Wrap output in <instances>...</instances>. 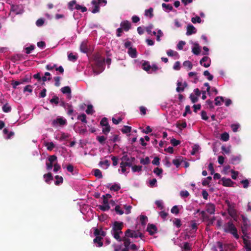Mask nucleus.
<instances>
[{
    "label": "nucleus",
    "mask_w": 251,
    "mask_h": 251,
    "mask_svg": "<svg viewBox=\"0 0 251 251\" xmlns=\"http://www.w3.org/2000/svg\"><path fill=\"white\" fill-rule=\"evenodd\" d=\"M123 223L115 222L112 228V234L114 237L117 240L121 241L123 240L120 237V234H122V229Z\"/></svg>",
    "instance_id": "f257e3e1"
},
{
    "label": "nucleus",
    "mask_w": 251,
    "mask_h": 251,
    "mask_svg": "<svg viewBox=\"0 0 251 251\" xmlns=\"http://www.w3.org/2000/svg\"><path fill=\"white\" fill-rule=\"evenodd\" d=\"M125 236L126 237L138 238L140 237L141 239L144 237L143 234L139 230H133L128 229L125 232Z\"/></svg>",
    "instance_id": "f03ea898"
},
{
    "label": "nucleus",
    "mask_w": 251,
    "mask_h": 251,
    "mask_svg": "<svg viewBox=\"0 0 251 251\" xmlns=\"http://www.w3.org/2000/svg\"><path fill=\"white\" fill-rule=\"evenodd\" d=\"M227 227L225 229L226 232H230L236 239L239 238V236L237 233V229L232 223L229 222L227 224Z\"/></svg>",
    "instance_id": "7ed1b4c3"
},
{
    "label": "nucleus",
    "mask_w": 251,
    "mask_h": 251,
    "mask_svg": "<svg viewBox=\"0 0 251 251\" xmlns=\"http://www.w3.org/2000/svg\"><path fill=\"white\" fill-rule=\"evenodd\" d=\"M124 241V245L126 247V249L127 250H138L137 247L134 244H132L130 245V240L126 237L124 238L123 239Z\"/></svg>",
    "instance_id": "20e7f679"
},
{
    "label": "nucleus",
    "mask_w": 251,
    "mask_h": 251,
    "mask_svg": "<svg viewBox=\"0 0 251 251\" xmlns=\"http://www.w3.org/2000/svg\"><path fill=\"white\" fill-rule=\"evenodd\" d=\"M250 226H242V231L243 234V235L242 236L243 241H246V243L247 242V240L248 239H250V234L249 232V228Z\"/></svg>",
    "instance_id": "39448f33"
},
{
    "label": "nucleus",
    "mask_w": 251,
    "mask_h": 251,
    "mask_svg": "<svg viewBox=\"0 0 251 251\" xmlns=\"http://www.w3.org/2000/svg\"><path fill=\"white\" fill-rule=\"evenodd\" d=\"M200 64L204 67H208L211 64L210 59L207 56H204L201 60Z\"/></svg>",
    "instance_id": "423d86ee"
},
{
    "label": "nucleus",
    "mask_w": 251,
    "mask_h": 251,
    "mask_svg": "<svg viewBox=\"0 0 251 251\" xmlns=\"http://www.w3.org/2000/svg\"><path fill=\"white\" fill-rule=\"evenodd\" d=\"M95 60L96 62L97 65L99 67L101 68L102 67L104 63V59L101 58L99 54H97L95 57Z\"/></svg>",
    "instance_id": "0eeeda50"
},
{
    "label": "nucleus",
    "mask_w": 251,
    "mask_h": 251,
    "mask_svg": "<svg viewBox=\"0 0 251 251\" xmlns=\"http://www.w3.org/2000/svg\"><path fill=\"white\" fill-rule=\"evenodd\" d=\"M147 231L150 234L153 235L157 231L156 226L153 224H149L147 227Z\"/></svg>",
    "instance_id": "6e6552de"
},
{
    "label": "nucleus",
    "mask_w": 251,
    "mask_h": 251,
    "mask_svg": "<svg viewBox=\"0 0 251 251\" xmlns=\"http://www.w3.org/2000/svg\"><path fill=\"white\" fill-rule=\"evenodd\" d=\"M215 209V205L213 204L208 203L206 206V211L210 214H213L214 213Z\"/></svg>",
    "instance_id": "1a4fd4ad"
},
{
    "label": "nucleus",
    "mask_w": 251,
    "mask_h": 251,
    "mask_svg": "<svg viewBox=\"0 0 251 251\" xmlns=\"http://www.w3.org/2000/svg\"><path fill=\"white\" fill-rule=\"evenodd\" d=\"M196 31V29L193 25H189L187 27L186 34L187 35H190L192 34L195 33Z\"/></svg>",
    "instance_id": "9d476101"
},
{
    "label": "nucleus",
    "mask_w": 251,
    "mask_h": 251,
    "mask_svg": "<svg viewBox=\"0 0 251 251\" xmlns=\"http://www.w3.org/2000/svg\"><path fill=\"white\" fill-rule=\"evenodd\" d=\"M66 124V120L61 118H57L52 122V125L53 126H56L59 125L60 126L64 125Z\"/></svg>",
    "instance_id": "9b49d317"
},
{
    "label": "nucleus",
    "mask_w": 251,
    "mask_h": 251,
    "mask_svg": "<svg viewBox=\"0 0 251 251\" xmlns=\"http://www.w3.org/2000/svg\"><path fill=\"white\" fill-rule=\"evenodd\" d=\"M121 26L125 31H128L130 28L131 24L128 21H126L121 23Z\"/></svg>",
    "instance_id": "f8f14e48"
},
{
    "label": "nucleus",
    "mask_w": 251,
    "mask_h": 251,
    "mask_svg": "<svg viewBox=\"0 0 251 251\" xmlns=\"http://www.w3.org/2000/svg\"><path fill=\"white\" fill-rule=\"evenodd\" d=\"M102 237L100 236H97L94 239V243L97 247H101L103 245V243L101 241Z\"/></svg>",
    "instance_id": "ddd939ff"
},
{
    "label": "nucleus",
    "mask_w": 251,
    "mask_h": 251,
    "mask_svg": "<svg viewBox=\"0 0 251 251\" xmlns=\"http://www.w3.org/2000/svg\"><path fill=\"white\" fill-rule=\"evenodd\" d=\"M222 180L223 181V185L225 186H230L233 183V182L229 178H226L223 177Z\"/></svg>",
    "instance_id": "4468645a"
},
{
    "label": "nucleus",
    "mask_w": 251,
    "mask_h": 251,
    "mask_svg": "<svg viewBox=\"0 0 251 251\" xmlns=\"http://www.w3.org/2000/svg\"><path fill=\"white\" fill-rule=\"evenodd\" d=\"M128 53L129 55L132 58H135L136 57V50L135 49H133L131 47H130L128 49Z\"/></svg>",
    "instance_id": "2eb2a0df"
},
{
    "label": "nucleus",
    "mask_w": 251,
    "mask_h": 251,
    "mask_svg": "<svg viewBox=\"0 0 251 251\" xmlns=\"http://www.w3.org/2000/svg\"><path fill=\"white\" fill-rule=\"evenodd\" d=\"M228 213L232 217L234 218L236 216V211L233 207L229 206L228 207Z\"/></svg>",
    "instance_id": "dca6fc26"
},
{
    "label": "nucleus",
    "mask_w": 251,
    "mask_h": 251,
    "mask_svg": "<svg viewBox=\"0 0 251 251\" xmlns=\"http://www.w3.org/2000/svg\"><path fill=\"white\" fill-rule=\"evenodd\" d=\"M201 51V49L198 44L195 45V47L192 49V52L196 55L200 54Z\"/></svg>",
    "instance_id": "f3484780"
},
{
    "label": "nucleus",
    "mask_w": 251,
    "mask_h": 251,
    "mask_svg": "<svg viewBox=\"0 0 251 251\" xmlns=\"http://www.w3.org/2000/svg\"><path fill=\"white\" fill-rule=\"evenodd\" d=\"M181 248L182 249L186 250V251H190L192 249V244H191L188 242L183 243V245Z\"/></svg>",
    "instance_id": "a211bd4d"
},
{
    "label": "nucleus",
    "mask_w": 251,
    "mask_h": 251,
    "mask_svg": "<svg viewBox=\"0 0 251 251\" xmlns=\"http://www.w3.org/2000/svg\"><path fill=\"white\" fill-rule=\"evenodd\" d=\"M61 91L63 94H68L70 96V97H71L70 94L71 93V90L69 86H66L62 88Z\"/></svg>",
    "instance_id": "6ab92c4d"
},
{
    "label": "nucleus",
    "mask_w": 251,
    "mask_h": 251,
    "mask_svg": "<svg viewBox=\"0 0 251 251\" xmlns=\"http://www.w3.org/2000/svg\"><path fill=\"white\" fill-rule=\"evenodd\" d=\"M142 68L147 72H150L151 70V66L148 62H144L142 64Z\"/></svg>",
    "instance_id": "aec40b11"
},
{
    "label": "nucleus",
    "mask_w": 251,
    "mask_h": 251,
    "mask_svg": "<svg viewBox=\"0 0 251 251\" xmlns=\"http://www.w3.org/2000/svg\"><path fill=\"white\" fill-rule=\"evenodd\" d=\"M44 177L45 179V181L47 183H49V182L53 179V176L50 173H49L47 174H45L44 175Z\"/></svg>",
    "instance_id": "412c9836"
},
{
    "label": "nucleus",
    "mask_w": 251,
    "mask_h": 251,
    "mask_svg": "<svg viewBox=\"0 0 251 251\" xmlns=\"http://www.w3.org/2000/svg\"><path fill=\"white\" fill-rule=\"evenodd\" d=\"M92 3L95 6L94 8L92 10V13H95L99 11V7L96 0H94L92 1Z\"/></svg>",
    "instance_id": "4be33fe9"
},
{
    "label": "nucleus",
    "mask_w": 251,
    "mask_h": 251,
    "mask_svg": "<svg viewBox=\"0 0 251 251\" xmlns=\"http://www.w3.org/2000/svg\"><path fill=\"white\" fill-rule=\"evenodd\" d=\"M224 99L222 97H217L215 99V104L216 105H220L221 104V101H224Z\"/></svg>",
    "instance_id": "5701e85b"
},
{
    "label": "nucleus",
    "mask_w": 251,
    "mask_h": 251,
    "mask_svg": "<svg viewBox=\"0 0 251 251\" xmlns=\"http://www.w3.org/2000/svg\"><path fill=\"white\" fill-rule=\"evenodd\" d=\"M80 50L84 53H86L88 51V49L86 43H82L80 46Z\"/></svg>",
    "instance_id": "b1692460"
},
{
    "label": "nucleus",
    "mask_w": 251,
    "mask_h": 251,
    "mask_svg": "<svg viewBox=\"0 0 251 251\" xmlns=\"http://www.w3.org/2000/svg\"><path fill=\"white\" fill-rule=\"evenodd\" d=\"M229 138V135L226 132L222 133L221 135V139L224 141H227Z\"/></svg>",
    "instance_id": "393cba45"
},
{
    "label": "nucleus",
    "mask_w": 251,
    "mask_h": 251,
    "mask_svg": "<svg viewBox=\"0 0 251 251\" xmlns=\"http://www.w3.org/2000/svg\"><path fill=\"white\" fill-rule=\"evenodd\" d=\"M55 178L56 180L55 182V184L56 185H58L60 183H62L63 181V177L61 176H55Z\"/></svg>",
    "instance_id": "a878e982"
},
{
    "label": "nucleus",
    "mask_w": 251,
    "mask_h": 251,
    "mask_svg": "<svg viewBox=\"0 0 251 251\" xmlns=\"http://www.w3.org/2000/svg\"><path fill=\"white\" fill-rule=\"evenodd\" d=\"M153 8H150L148 10L145 11V15L147 16H149L150 18L153 17Z\"/></svg>",
    "instance_id": "bb28decb"
},
{
    "label": "nucleus",
    "mask_w": 251,
    "mask_h": 251,
    "mask_svg": "<svg viewBox=\"0 0 251 251\" xmlns=\"http://www.w3.org/2000/svg\"><path fill=\"white\" fill-rule=\"evenodd\" d=\"M77 119L81 120V122L86 123L87 120H86V116L84 114H82L81 115H78L77 117Z\"/></svg>",
    "instance_id": "cd10ccee"
},
{
    "label": "nucleus",
    "mask_w": 251,
    "mask_h": 251,
    "mask_svg": "<svg viewBox=\"0 0 251 251\" xmlns=\"http://www.w3.org/2000/svg\"><path fill=\"white\" fill-rule=\"evenodd\" d=\"M200 149V147L198 145H194L193 147V150L191 151V154L194 155L196 152H197Z\"/></svg>",
    "instance_id": "c85d7f7f"
},
{
    "label": "nucleus",
    "mask_w": 251,
    "mask_h": 251,
    "mask_svg": "<svg viewBox=\"0 0 251 251\" xmlns=\"http://www.w3.org/2000/svg\"><path fill=\"white\" fill-rule=\"evenodd\" d=\"M185 87L182 86L181 82H178L177 83V87L176 88V91L178 92L183 91L184 90Z\"/></svg>",
    "instance_id": "c756f323"
},
{
    "label": "nucleus",
    "mask_w": 251,
    "mask_h": 251,
    "mask_svg": "<svg viewBox=\"0 0 251 251\" xmlns=\"http://www.w3.org/2000/svg\"><path fill=\"white\" fill-rule=\"evenodd\" d=\"M203 75L207 77V79L209 80H212L213 79V76L212 75L210 74V73L208 71H205L203 73Z\"/></svg>",
    "instance_id": "7c9ffc66"
},
{
    "label": "nucleus",
    "mask_w": 251,
    "mask_h": 251,
    "mask_svg": "<svg viewBox=\"0 0 251 251\" xmlns=\"http://www.w3.org/2000/svg\"><path fill=\"white\" fill-rule=\"evenodd\" d=\"M247 242L246 243V241H244V243L245 244V246L246 247V249L249 250H251V242L250 240V239H248L247 240Z\"/></svg>",
    "instance_id": "2f4dec72"
},
{
    "label": "nucleus",
    "mask_w": 251,
    "mask_h": 251,
    "mask_svg": "<svg viewBox=\"0 0 251 251\" xmlns=\"http://www.w3.org/2000/svg\"><path fill=\"white\" fill-rule=\"evenodd\" d=\"M131 128L130 126H124V128L122 129V131L125 133H128L130 132Z\"/></svg>",
    "instance_id": "473e14b6"
},
{
    "label": "nucleus",
    "mask_w": 251,
    "mask_h": 251,
    "mask_svg": "<svg viewBox=\"0 0 251 251\" xmlns=\"http://www.w3.org/2000/svg\"><path fill=\"white\" fill-rule=\"evenodd\" d=\"M86 112L88 114H92L94 113V110L92 105H89L88 106L87 109L86 110Z\"/></svg>",
    "instance_id": "72a5a7b5"
},
{
    "label": "nucleus",
    "mask_w": 251,
    "mask_h": 251,
    "mask_svg": "<svg viewBox=\"0 0 251 251\" xmlns=\"http://www.w3.org/2000/svg\"><path fill=\"white\" fill-rule=\"evenodd\" d=\"M11 107L7 104L4 105L2 106V110L4 112H8L11 111Z\"/></svg>",
    "instance_id": "f704fd0d"
},
{
    "label": "nucleus",
    "mask_w": 251,
    "mask_h": 251,
    "mask_svg": "<svg viewBox=\"0 0 251 251\" xmlns=\"http://www.w3.org/2000/svg\"><path fill=\"white\" fill-rule=\"evenodd\" d=\"M46 146L48 150L51 151L54 148V144L52 142L47 143Z\"/></svg>",
    "instance_id": "c9c22d12"
},
{
    "label": "nucleus",
    "mask_w": 251,
    "mask_h": 251,
    "mask_svg": "<svg viewBox=\"0 0 251 251\" xmlns=\"http://www.w3.org/2000/svg\"><path fill=\"white\" fill-rule=\"evenodd\" d=\"M75 8L77 10H81L82 12H84L87 11V8L85 7L82 6L79 4H76Z\"/></svg>",
    "instance_id": "e433bc0d"
},
{
    "label": "nucleus",
    "mask_w": 251,
    "mask_h": 251,
    "mask_svg": "<svg viewBox=\"0 0 251 251\" xmlns=\"http://www.w3.org/2000/svg\"><path fill=\"white\" fill-rule=\"evenodd\" d=\"M50 103H55L56 105L58 104V103H59V98L58 97H56V96H54L53 97L52 99H51L50 100Z\"/></svg>",
    "instance_id": "4c0bfd02"
},
{
    "label": "nucleus",
    "mask_w": 251,
    "mask_h": 251,
    "mask_svg": "<svg viewBox=\"0 0 251 251\" xmlns=\"http://www.w3.org/2000/svg\"><path fill=\"white\" fill-rule=\"evenodd\" d=\"M110 206H109L108 204H103L102 205H100V209L102 211L108 210Z\"/></svg>",
    "instance_id": "58836bf2"
},
{
    "label": "nucleus",
    "mask_w": 251,
    "mask_h": 251,
    "mask_svg": "<svg viewBox=\"0 0 251 251\" xmlns=\"http://www.w3.org/2000/svg\"><path fill=\"white\" fill-rule=\"evenodd\" d=\"M171 143L174 146H176L178 145H179L180 143V141L177 140L175 138H173L170 141Z\"/></svg>",
    "instance_id": "ea45409f"
},
{
    "label": "nucleus",
    "mask_w": 251,
    "mask_h": 251,
    "mask_svg": "<svg viewBox=\"0 0 251 251\" xmlns=\"http://www.w3.org/2000/svg\"><path fill=\"white\" fill-rule=\"evenodd\" d=\"M150 159H149V157H146L145 159L144 158H142L141 159V161H140V162L141 163L144 164V165H146V164H148L150 163Z\"/></svg>",
    "instance_id": "a19ab883"
},
{
    "label": "nucleus",
    "mask_w": 251,
    "mask_h": 251,
    "mask_svg": "<svg viewBox=\"0 0 251 251\" xmlns=\"http://www.w3.org/2000/svg\"><path fill=\"white\" fill-rule=\"evenodd\" d=\"M192 22L195 24L196 23H200L201 22V19L199 16H196V17H193L191 19Z\"/></svg>",
    "instance_id": "79ce46f5"
},
{
    "label": "nucleus",
    "mask_w": 251,
    "mask_h": 251,
    "mask_svg": "<svg viewBox=\"0 0 251 251\" xmlns=\"http://www.w3.org/2000/svg\"><path fill=\"white\" fill-rule=\"evenodd\" d=\"M120 188L121 187L119 185L115 184L110 187V190L114 191H117L120 189Z\"/></svg>",
    "instance_id": "37998d69"
},
{
    "label": "nucleus",
    "mask_w": 251,
    "mask_h": 251,
    "mask_svg": "<svg viewBox=\"0 0 251 251\" xmlns=\"http://www.w3.org/2000/svg\"><path fill=\"white\" fill-rule=\"evenodd\" d=\"M183 65L185 67H187L189 69H191L193 67V65L190 61H186L184 62Z\"/></svg>",
    "instance_id": "c03bdc74"
},
{
    "label": "nucleus",
    "mask_w": 251,
    "mask_h": 251,
    "mask_svg": "<svg viewBox=\"0 0 251 251\" xmlns=\"http://www.w3.org/2000/svg\"><path fill=\"white\" fill-rule=\"evenodd\" d=\"M100 125L102 126H109L107 120L106 118H103L102 119V120L100 121Z\"/></svg>",
    "instance_id": "a18cd8bd"
},
{
    "label": "nucleus",
    "mask_w": 251,
    "mask_h": 251,
    "mask_svg": "<svg viewBox=\"0 0 251 251\" xmlns=\"http://www.w3.org/2000/svg\"><path fill=\"white\" fill-rule=\"evenodd\" d=\"M147 221V217L145 215H141L140 216V221L142 225H145Z\"/></svg>",
    "instance_id": "49530a36"
},
{
    "label": "nucleus",
    "mask_w": 251,
    "mask_h": 251,
    "mask_svg": "<svg viewBox=\"0 0 251 251\" xmlns=\"http://www.w3.org/2000/svg\"><path fill=\"white\" fill-rule=\"evenodd\" d=\"M162 6L163 8H165L166 9H168L170 11H172L173 9V6L170 4H167L166 3H162Z\"/></svg>",
    "instance_id": "de8ad7c7"
},
{
    "label": "nucleus",
    "mask_w": 251,
    "mask_h": 251,
    "mask_svg": "<svg viewBox=\"0 0 251 251\" xmlns=\"http://www.w3.org/2000/svg\"><path fill=\"white\" fill-rule=\"evenodd\" d=\"M185 45V42L182 41H180L178 43L177 47L179 50H181L183 48V46Z\"/></svg>",
    "instance_id": "09e8293b"
},
{
    "label": "nucleus",
    "mask_w": 251,
    "mask_h": 251,
    "mask_svg": "<svg viewBox=\"0 0 251 251\" xmlns=\"http://www.w3.org/2000/svg\"><path fill=\"white\" fill-rule=\"evenodd\" d=\"M95 176L98 178H101L102 176L101 172L99 169H96L95 171Z\"/></svg>",
    "instance_id": "8fccbe9b"
},
{
    "label": "nucleus",
    "mask_w": 251,
    "mask_h": 251,
    "mask_svg": "<svg viewBox=\"0 0 251 251\" xmlns=\"http://www.w3.org/2000/svg\"><path fill=\"white\" fill-rule=\"evenodd\" d=\"M142 167L141 166H134L132 167L133 172H140L142 170Z\"/></svg>",
    "instance_id": "3c124183"
},
{
    "label": "nucleus",
    "mask_w": 251,
    "mask_h": 251,
    "mask_svg": "<svg viewBox=\"0 0 251 251\" xmlns=\"http://www.w3.org/2000/svg\"><path fill=\"white\" fill-rule=\"evenodd\" d=\"M76 4H77L76 3V1L75 0H73L72 1H71L69 3H68V6H69V8L71 9V10H73V7L74 5H75L76 6Z\"/></svg>",
    "instance_id": "603ef678"
},
{
    "label": "nucleus",
    "mask_w": 251,
    "mask_h": 251,
    "mask_svg": "<svg viewBox=\"0 0 251 251\" xmlns=\"http://www.w3.org/2000/svg\"><path fill=\"white\" fill-rule=\"evenodd\" d=\"M173 223L177 227H179L181 226V221L179 219H175Z\"/></svg>",
    "instance_id": "864d4df0"
},
{
    "label": "nucleus",
    "mask_w": 251,
    "mask_h": 251,
    "mask_svg": "<svg viewBox=\"0 0 251 251\" xmlns=\"http://www.w3.org/2000/svg\"><path fill=\"white\" fill-rule=\"evenodd\" d=\"M110 127L109 126H103L102 132L104 134L108 133L110 131Z\"/></svg>",
    "instance_id": "5fc2aeb1"
},
{
    "label": "nucleus",
    "mask_w": 251,
    "mask_h": 251,
    "mask_svg": "<svg viewBox=\"0 0 251 251\" xmlns=\"http://www.w3.org/2000/svg\"><path fill=\"white\" fill-rule=\"evenodd\" d=\"M115 210L117 213L120 215H122L124 213V211L121 209L120 206L119 205L116 206Z\"/></svg>",
    "instance_id": "6e6d98bb"
},
{
    "label": "nucleus",
    "mask_w": 251,
    "mask_h": 251,
    "mask_svg": "<svg viewBox=\"0 0 251 251\" xmlns=\"http://www.w3.org/2000/svg\"><path fill=\"white\" fill-rule=\"evenodd\" d=\"M180 195L182 197L187 198L189 196V193L187 191H182L180 192Z\"/></svg>",
    "instance_id": "4d7b16f0"
},
{
    "label": "nucleus",
    "mask_w": 251,
    "mask_h": 251,
    "mask_svg": "<svg viewBox=\"0 0 251 251\" xmlns=\"http://www.w3.org/2000/svg\"><path fill=\"white\" fill-rule=\"evenodd\" d=\"M154 173H155L156 175L159 176L162 173V170L161 169H159L158 168H156L154 169L153 171Z\"/></svg>",
    "instance_id": "13d9d810"
},
{
    "label": "nucleus",
    "mask_w": 251,
    "mask_h": 251,
    "mask_svg": "<svg viewBox=\"0 0 251 251\" xmlns=\"http://www.w3.org/2000/svg\"><path fill=\"white\" fill-rule=\"evenodd\" d=\"M190 98L191 99V100L193 103L196 102L198 100V97H195L193 94H191L190 96Z\"/></svg>",
    "instance_id": "bf43d9fd"
},
{
    "label": "nucleus",
    "mask_w": 251,
    "mask_h": 251,
    "mask_svg": "<svg viewBox=\"0 0 251 251\" xmlns=\"http://www.w3.org/2000/svg\"><path fill=\"white\" fill-rule=\"evenodd\" d=\"M97 140L100 144H103L106 138L104 136H98L97 137Z\"/></svg>",
    "instance_id": "052dcab7"
},
{
    "label": "nucleus",
    "mask_w": 251,
    "mask_h": 251,
    "mask_svg": "<svg viewBox=\"0 0 251 251\" xmlns=\"http://www.w3.org/2000/svg\"><path fill=\"white\" fill-rule=\"evenodd\" d=\"M171 212L177 214L179 213V210L177 206H174L171 209Z\"/></svg>",
    "instance_id": "680f3d73"
},
{
    "label": "nucleus",
    "mask_w": 251,
    "mask_h": 251,
    "mask_svg": "<svg viewBox=\"0 0 251 251\" xmlns=\"http://www.w3.org/2000/svg\"><path fill=\"white\" fill-rule=\"evenodd\" d=\"M44 23V20L42 19H38L36 22V25L38 26H42V25H43Z\"/></svg>",
    "instance_id": "e2e57ef3"
},
{
    "label": "nucleus",
    "mask_w": 251,
    "mask_h": 251,
    "mask_svg": "<svg viewBox=\"0 0 251 251\" xmlns=\"http://www.w3.org/2000/svg\"><path fill=\"white\" fill-rule=\"evenodd\" d=\"M152 163L153 165H159V158L158 157H154L153 160L152 161Z\"/></svg>",
    "instance_id": "0e129e2a"
},
{
    "label": "nucleus",
    "mask_w": 251,
    "mask_h": 251,
    "mask_svg": "<svg viewBox=\"0 0 251 251\" xmlns=\"http://www.w3.org/2000/svg\"><path fill=\"white\" fill-rule=\"evenodd\" d=\"M201 214L202 218L204 220H208L209 217L205 211H202L201 212Z\"/></svg>",
    "instance_id": "69168bd1"
},
{
    "label": "nucleus",
    "mask_w": 251,
    "mask_h": 251,
    "mask_svg": "<svg viewBox=\"0 0 251 251\" xmlns=\"http://www.w3.org/2000/svg\"><path fill=\"white\" fill-rule=\"evenodd\" d=\"M201 116L202 119H203L204 120H207L208 119V117L207 116L206 112L204 111H201Z\"/></svg>",
    "instance_id": "338daca9"
},
{
    "label": "nucleus",
    "mask_w": 251,
    "mask_h": 251,
    "mask_svg": "<svg viewBox=\"0 0 251 251\" xmlns=\"http://www.w3.org/2000/svg\"><path fill=\"white\" fill-rule=\"evenodd\" d=\"M68 58L70 60L75 61L77 57L75 55H73L72 53H70L68 55Z\"/></svg>",
    "instance_id": "774afa93"
}]
</instances>
